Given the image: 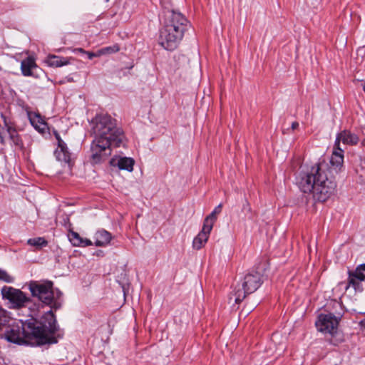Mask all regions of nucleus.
<instances>
[{
    "label": "nucleus",
    "mask_w": 365,
    "mask_h": 365,
    "mask_svg": "<svg viewBox=\"0 0 365 365\" xmlns=\"http://www.w3.org/2000/svg\"><path fill=\"white\" fill-rule=\"evenodd\" d=\"M11 318L5 309H0V331L10 323Z\"/></svg>",
    "instance_id": "nucleus-24"
},
{
    "label": "nucleus",
    "mask_w": 365,
    "mask_h": 365,
    "mask_svg": "<svg viewBox=\"0 0 365 365\" xmlns=\"http://www.w3.org/2000/svg\"><path fill=\"white\" fill-rule=\"evenodd\" d=\"M363 145H365V139L363 140Z\"/></svg>",
    "instance_id": "nucleus-36"
},
{
    "label": "nucleus",
    "mask_w": 365,
    "mask_h": 365,
    "mask_svg": "<svg viewBox=\"0 0 365 365\" xmlns=\"http://www.w3.org/2000/svg\"><path fill=\"white\" fill-rule=\"evenodd\" d=\"M0 280L6 283H12L14 281V278L9 275L5 270L0 269Z\"/></svg>",
    "instance_id": "nucleus-27"
},
{
    "label": "nucleus",
    "mask_w": 365,
    "mask_h": 365,
    "mask_svg": "<svg viewBox=\"0 0 365 365\" xmlns=\"http://www.w3.org/2000/svg\"><path fill=\"white\" fill-rule=\"evenodd\" d=\"M164 22L167 24H172V26L179 28L184 32L188 27V21L186 17L182 13L174 10L167 11Z\"/></svg>",
    "instance_id": "nucleus-9"
},
{
    "label": "nucleus",
    "mask_w": 365,
    "mask_h": 365,
    "mask_svg": "<svg viewBox=\"0 0 365 365\" xmlns=\"http://www.w3.org/2000/svg\"><path fill=\"white\" fill-rule=\"evenodd\" d=\"M4 124L6 128V131L9 135V139L14 146L20 149L24 148V143L21 135L18 133L16 129L10 124H8L6 118H4Z\"/></svg>",
    "instance_id": "nucleus-16"
},
{
    "label": "nucleus",
    "mask_w": 365,
    "mask_h": 365,
    "mask_svg": "<svg viewBox=\"0 0 365 365\" xmlns=\"http://www.w3.org/2000/svg\"><path fill=\"white\" fill-rule=\"evenodd\" d=\"M92 242L88 239H83L82 238V245H80L79 247H88L92 245Z\"/></svg>",
    "instance_id": "nucleus-28"
},
{
    "label": "nucleus",
    "mask_w": 365,
    "mask_h": 365,
    "mask_svg": "<svg viewBox=\"0 0 365 365\" xmlns=\"http://www.w3.org/2000/svg\"><path fill=\"white\" fill-rule=\"evenodd\" d=\"M212 229L210 225L203 223L202 230L193 240L192 247L194 249L200 250L205 245Z\"/></svg>",
    "instance_id": "nucleus-13"
},
{
    "label": "nucleus",
    "mask_w": 365,
    "mask_h": 365,
    "mask_svg": "<svg viewBox=\"0 0 365 365\" xmlns=\"http://www.w3.org/2000/svg\"><path fill=\"white\" fill-rule=\"evenodd\" d=\"M77 51H78L79 52L83 53H85L86 52L84 49H83L81 48H78Z\"/></svg>",
    "instance_id": "nucleus-34"
},
{
    "label": "nucleus",
    "mask_w": 365,
    "mask_h": 365,
    "mask_svg": "<svg viewBox=\"0 0 365 365\" xmlns=\"http://www.w3.org/2000/svg\"><path fill=\"white\" fill-rule=\"evenodd\" d=\"M250 294L251 293L247 292V289L242 288V284L241 286H238V287H236L234 292L230 296V303L233 299L235 304H240L243 301L247 295Z\"/></svg>",
    "instance_id": "nucleus-19"
},
{
    "label": "nucleus",
    "mask_w": 365,
    "mask_h": 365,
    "mask_svg": "<svg viewBox=\"0 0 365 365\" xmlns=\"http://www.w3.org/2000/svg\"><path fill=\"white\" fill-rule=\"evenodd\" d=\"M363 90H364V91L365 93V83H364V85L363 86Z\"/></svg>",
    "instance_id": "nucleus-35"
},
{
    "label": "nucleus",
    "mask_w": 365,
    "mask_h": 365,
    "mask_svg": "<svg viewBox=\"0 0 365 365\" xmlns=\"http://www.w3.org/2000/svg\"><path fill=\"white\" fill-rule=\"evenodd\" d=\"M185 32L178 27L164 22L160 31L159 43L168 51H173L178 46Z\"/></svg>",
    "instance_id": "nucleus-5"
},
{
    "label": "nucleus",
    "mask_w": 365,
    "mask_h": 365,
    "mask_svg": "<svg viewBox=\"0 0 365 365\" xmlns=\"http://www.w3.org/2000/svg\"><path fill=\"white\" fill-rule=\"evenodd\" d=\"M63 335L64 331L58 326L53 311L46 312L39 319L31 318L9 324L4 333L5 339L9 342L32 346L56 344Z\"/></svg>",
    "instance_id": "nucleus-1"
},
{
    "label": "nucleus",
    "mask_w": 365,
    "mask_h": 365,
    "mask_svg": "<svg viewBox=\"0 0 365 365\" xmlns=\"http://www.w3.org/2000/svg\"><path fill=\"white\" fill-rule=\"evenodd\" d=\"M0 143L1 145H5V140L1 133H0Z\"/></svg>",
    "instance_id": "nucleus-33"
},
{
    "label": "nucleus",
    "mask_w": 365,
    "mask_h": 365,
    "mask_svg": "<svg viewBox=\"0 0 365 365\" xmlns=\"http://www.w3.org/2000/svg\"><path fill=\"white\" fill-rule=\"evenodd\" d=\"M112 239L111 234L106 230H99L95 234V245L97 247H106Z\"/></svg>",
    "instance_id": "nucleus-17"
},
{
    "label": "nucleus",
    "mask_w": 365,
    "mask_h": 365,
    "mask_svg": "<svg viewBox=\"0 0 365 365\" xmlns=\"http://www.w3.org/2000/svg\"><path fill=\"white\" fill-rule=\"evenodd\" d=\"M35 60L34 58L29 56L24 59L21 63V73L24 76H31L33 75L32 69L36 68Z\"/></svg>",
    "instance_id": "nucleus-18"
},
{
    "label": "nucleus",
    "mask_w": 365,
    "mask_h": 365,
    "mask_svg": "<svg viewBox=\"0 0 365 365\" xmlns=\"http://www.w3.org/2000/svg\"><path fill=\"white\" fill-rule=\"evenodd\" d=\"M340 319L331 313L321 314L315 324L319 331L334 334L337 329Z\"/></svg>",
    "instance_id": "nucleus-8"
},
{
    "label": "nucleus",
    "mask_w": 365,
    "mask_h": 365,
    "mask_svg": "<svg viewBox=\"0 0 365 365\" xmlns=\"http://www.w3.org/2000/svg\"><path fill=\"white\" fill-rule=\"evenodd\" d=\"M46 63L49 66L61 67L68 63L67 58L55 55H49L46 58Z\"/></svg>",
    "instance_id": "nucleus-20"
},
{
    "label": "nucleus",
    "mask_w": 365,
    "mask_h": 365,
    "mask_svg": "<svg viewBox=\"0 0 365 365\" xmlns=\"http://www.w3.org/2000/svg\"><path fill=\"white\" fill-rule=\"evenodd\" d=\"M54 135L56 137V139L57 140V142L62 140L60 135L56 131L54 132Z\"/></svg>",
    "instance_id": "nucleus-32"
},
{
    "label": "nucleus",
    "mask_w": 365,
    "mask_h": 365,
    "mask_svg": "<svg viewBox=\"0 0 365 365\" xmlns=\"http://www.w3.org/2000/svg\"><path fill=\"white\" fill-rule=\"evenodd\" d=\"M120 47L118 44L102 48L99 50V55L114 53L119 51Z\"/></svg>",
    "instance_id": "nucleus-26"
},
{
    "label": "nucleus",
    "mask_w": 365,
    "mask_h": 365,
    "mask_svg": "<svg viewBox=\"0 0 365 365\" xmlns=\"http://www.w3.org/2000/svg\"><path fill=\"white\" fill-rule=\"evenodd\" d=\"M222 207V205L221 203L215 207L213 211L205 217L204 223L207 225H210L211 227H213V225L217 220V215L221 212Z\"/></svg>",
    "instance_id": "nucleus-22"
},
{
    "label": "nucleus",
    "mask_w": 365,
    "mask_h": 365,
    "mask_svg": "<svg viewBox=\"0 0 365 365\" xmlns=\"http://www.w3.org/2000/svg\"><path fill=\"white\" fill-rule=\"evenodd\" d=\"M342 142L344 145H354L359 142V138L354 133H352L349 130H344L336 135L334 145L340 147V142Z\"/></svg>",
    "instance_id": "nucleus-12"
},
{
    "label": "nucleus",
    "mask_w": 365,
    "mask_h": 365,
    "mask_svg": "<svg viewBox=\"0 0 365 365\" xmlns=\"http://www.w3.org/2000/svg\"><path fill=\"white\" fill-rule=\"evenodd\" d=\"M68 238L73 246L79 247L80 245H82V237H81L79 234L76 232H69Z\"/></svg>",
    "instance_id": "nucleus-25"
},
{
    "label": "nucleus",
    "mask_w": 365,
    "mask_h": 365,
    "mask_svg": "<svg viewBox=\"0 0 365 365\" xmlns=\"http://www.w3.org/2000/svg\"><path fill=\"white\" fill-rule=\"evenodd\" d=\"M94 139L91 145V160L93 164L104 161L111 154V146L119 147L124 138L116 120L108 114H98L92 120Z\"/></svg>",
    "instance_id": "nucleus-2"
},
{
    "label": "nucleus",
    "mask_w": 365,
    "mask_h": 365,
    "mask_svg": "<svg viewBox=\"0 0 365 365\" xmlns=\"http://www.w3.org/2000/svg\"><path fill=\"white\" fill-rule=\"evenodd\" d=\"M242 209L245 210L251 211V207L247 201H246L245 204L243 205Z\"/></svg>",
    "instance_id": "nucleus-29"
},
{
    "label": "nucleus",
    "mask_w": 365,
    "mask_h": 365,
    "mask_svg": "<svg viewBox=\"0 0 365 365\" xmlns=\"http://www.w3.org/2000/svg\"><path fill=\"white\" fill-rule=\"evenodd\" d=\"M29 119L31 125L35 128L36 130L41 134L46 133L48 130L47 123L41 118L40 114L36 113H29Z\"/></svg>",
    "instance_id": "nucleus-15"
},
{
    "label": "nucleus",
    "mask_w": 365,
    "mask_h": 365,
    "mask_svg": "<svg viewBox=\"0 0 365 365\" xmlns=\"http://www.w3.org/2000/svg\"><path fill=\"white\" fill-rule=\"evenodd\" d=\"M135 161L131 158L123 157L118 160V167L120 170H126L131 172L133 170Z\"/></svg>",
    "instance_id": "nucleus-21"
},
{
    "label": "nucleus",
    "mask_w": 365,
    "mask_h": 365,
    "mask_svg": "<svg viewBox=\"0 0 365 365\" xmlns=\"http://www.w3.org/2000/svg\"><path fill=\"white\" fill-rule=\"evenodd\" d=\"M328 167L324 161L319 162L302 171L297 180L299 189L304 193H312L315 200L325 202L334 194L336 183L327 176Z\"/></svg>",
    "instance_id": "nucleus-3"
},
{
    "label": "nucleus",
    "mask_w": 365,
    "mask_h": 365,
    "mask_svg": "<svg viewBox=\"0 0 365 365\" xmlns=\"http://www.w3.org/2000/svg\"><path fill=\"white\" fill-rule=\"evenodd\" d=\"M1 292L3 299L9 301L11 309H20L31 302L30 297L24 292L12 287L4 286Z\"/></svg>",
    "instance_id": "nucleus-6"
},
{
    "label": "nucleus",
    "mask_w": 365,
    "mask_h": 365,
    "mask_svg": "<svg viewBox=\"0 0 365 365\" xmlns=\"http://www.w3.org/2000/svg\"><path fill=\"white\" fill-rule=\"evenodd\" d=\"M85 53H86L88 55V57L89 59H92L93 57L98 56V55H96V54H95L93 53L88 52V51H86Z\"/></svg>",
    "instance_id": "nucleus-30"
},
{
    "label": "nucleus",
    "mask_w": 365,
    "mask_h": 365,
    "mask_svg": "<svg viewBox=\"0 0 365 365\" xmlns=\"http://www.w3.org/2000/svg\"><path fill=\"white\" fill-rule=\"evenodd\" d=\"M55 154L58 160L67 163L69 167L72 165L71 153L66 143L63 140L58 142V149L55 151Z\"/></svg>",
    "instance_id": "nucleus-14"
},
{
    "label": "nucleus",
    "mask_w": 365,
    "mask_h": 365,
    "mask_svg": "<svg viewBox=\"0 0 365 365\" xmlns=\"http://www.w3.org/2000/svg\"><path fill=\"white\" fill-rule=\"evenodd\" d=\"M330 164V169L336 173L341 172L344 168V150L335 145L331 156Z\"/></svg>",
    "instance_id": "nucleus-11"
},
{
    "label": "nucleus",
    "mask_w": 365,
    "mask_h": 365,
    "mask_svg": "<svg viewBox=\"0 0 365 365\" xmlns=\"http://www.w3.org/2000/svg\"><path fill=\"white\" fill-rule=\"evenodd\" d=\"M365 280V263L359 264L354 270H348L347 283L345 291L353 287L356 292H361L364 289L361 282Z\"/></svg>",
    "instance_id": "nucleus-7"
},
{
    "label": "nucleus",
    "mask_w": 365,
    "mask_h": 365,
    "mask_svg": "<svg viewBox=\"0 0 365 365\" xmlns=\"http://www.w3.org/2000/svg\"><path fill=\"white\" fill-rule=\"evenodd\" d=\"M298 127H299V123H298L297 122H296V121H295V122H293V123H292V130H295V129H297Z\"/></svg>",
    "instance_id": "nucleus-31"
},
{
    "label": "nucleus",
    "mask_w": 365,
    "mask_h": 365,
    "mask_svg": "<svg viewBox=\"0 0 365 365\" xmlns=\"http://www.w3.org/2000/svg\"><path fill=\"white\" fill-rule=\"evenodd\" d=\"M262 283V274L255 272L246 274L242 284L243 289H247V292L252 294L261 286Z\"/></svg>",
    "instance_id": "nucleus-10"
},
{
    "label": "nucleus",
    "mask_w": 365,
    "mask_h": 365,
    "mask_svg": "<svg viewBox=\"0 0 365 365\" xmlns=\"http://www.w3.org/2000/svg\"><path fill=\"white\" fill-rule=\"evenodd\" d=\"M28 287L31 295L37 297L44 304L55 310L61 308L63 302L62 292L58 289L53 288V282L31 281Z\"/></svg>",
    "instance_id": "nucleus-4"
},
{
    "label": "nucleus",
    "mask_w": 365,
    "mask_h": 365,
    "mask_svg": "<svg viewBox=\"0 0 365 365\" xmlns=\"http://www.w3.org/2000/svg\"><path fill=\"white\" fill-rule=\"evenodd\" d=\"M27 244L35 247L37 250H41L42 247L47 246L48 241L44 237H38L29 239Z\"/></svg>",
    "instance_id": "nucleus-23"
},
{
    "label": "nucleus",
    "mask_w": 365,
    "mask_h": 365,
    "mask_svg": "<svg viewBox=\"0 0 365 365\" xmlns=\"http://www.w3.org/2000/svg\"><path fill=\"white\" fill-rule=\"evenodd\" d=\"M110 0H106V2H108Z\"/></svg>",
    "instance_id": "nucleus-37"
}]
</instances>
